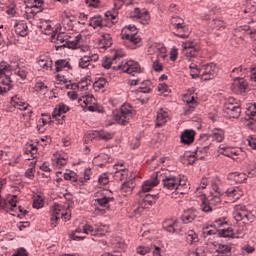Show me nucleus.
I'll return each mask as SVG.
<instances>
[{"label": "nucleus", "instance_id": "obj_63", "mask_svg": "<svg viewBox=\"0 0 256 256\" xmlns=\"http://www.w3.org/2000/svg\"><path fill=\"white\" fill-rule=\"evenodd\" d=\"M188 256H207L205 250L197 248L195 251H189Z\"/></svg>", "mask_w": 256, "mask_h": 256}, {"label": "nucleus", "instance_id": "obj_48", "mask_svg": "<svg viewBox=\"0 0 256 256\" xmlns=\"http://www.w3.org/2000/svg\"><path fill=\"white\" fill-rule=\"evenodd\" d=\"M230 177L234 179L235 183H243L244 181H247V174L243 172H233Z\"/></svg>", "mask_w": 256, "mask_h": 256}, {"label": "nucleus", "instance_id": "obj_35", "mask_svg": "<svg viewBox=\"0 0 256 256\" xmlns=\"http://www.w3.org/2000/svg\"><path fill=\"white\" fill-rule=\"evenodd\" d=\"M231 245L219 244L216 248L217 255L214 256H231Z\"/></svg>", "mask_w": 256, "mask_h": 256}, {"label": "nucleus", "instance_id": "obj_54", "mask_svg": "<svg viewBox=\"0 0 256 256\" xmlns=\"http://www.w3.org/2000/svg\"><path fill=\"white\" fill-rule=\"evenodd\" d=\"M235 73H236V75H239L240 77H244V75H247V73H249V68H247L244 65H241L238 68H234L232 70V75Z\"/></svg>", "mask_w": 256, "mask_h": 256}, {"label": "nucleus", "instance_id": "obj_59", "mask_svg": "<svg viewBox=\"0 0 256 256\" xmlns=\"http://www.w3.org/2000/svg\"><path fill=\"white\" fill-rule=\"evenodd\" d=\"M82 231L85 233V235H92L95 237V228L91 226V224H85L82 228Z\"/></svg>", "mask_w": 256, "mask_h": 256}, {"label": "nucleus", "instance_id": "obj_31", "mask_svg": "<svg viewBox=\"0 0 256 256\" xmlns=\"http://www.w3.org/2000/svg\"><path fill=\"white\" fill-rule=\"evenodd\" d=\"M40 11H41V6H35V4H32L26 7L24 17L28 21H31V19H33V17H35L37 13H39Z\"/></svg>", "mask_w": 256, "mask_h": 256}, {"label": "nucleus", "instance_id": "obj_13", "mask_svg": "<svg viewBox=\"0 0 256 256\" xmlns=\"http://www.w3.org/2000/svg\"><path fill=\"white\" fill-rule=\"evenodd\" d=\"M78 103L85 111H90L91 113H99V107L95 105V97L93 95L82 96L78 100Z\"/></svg>", "mask_w": 256, "mask_h": 256}, {"label": "nucleus", "instance_id": "obj_30", "mask_svg": "<svg viewBox=\"0 0 256 256\" xmlns=\"http://www.w3.org/2000/svg\"><path fill=\"white\" fill-rule=\"evenodd\" d=\"M113 45V38H111V34H102L101 38L98 41V46L100 49H109Z\"/></svg>", "mask_w": 256, "mask_h": 256}, {"label": "nucleus", "instance_id": "obj_15", "mask_svg": "<svg viewBox=\"0 0 256 256\" xmlns=\"http://www.w3.org/2000/svg\"><path fill=\"white\" fill-rule=\"evenodd\" d=\"M202 71V79L204 81H211V79H215L217 77V73L219 69L215 63L205 64L201 67Z\"/></svg>", "mask_w": 256, "mask_h": 256}, {"label": "nucleus", "instance_id": "obj_55", "mask_svg": "<svg viewBox=\"0 0 256 256\" xmlns=\"http://www.w3.org/2000/svg\"><path fill=\"white\" fill-rule=\"evenodd\" d=\"M105 85H107V80L105 78H99L94 82L93 87L95 91H101V89H105Z\"/></svg>", "mask_w": 256, "mask_h": 256}, {"label": "nucleus", "instance_id": "obj_43", "mask_svg": "<svg viewBox=\"0 0 256 256\" xmlns=\"http://www.w3.org/2000/svg\"><path fill=\"white\" fill-rule=\"evenodd\" d=\"M109 233V226L107 225H95V237H105Z\"/></svg>", "mask_w": 256, "mask_h": 256}, {"label": "nucleus", "instance_id": "obj_3", "mask_svg": "<svg viewBox=\"0 0 256 256\" xmlns=\"http://www.w3.org/2000/svg\"><path fill=\"white\" fill-rule=\"evenodd\" d=\"M123 57H127V54L123 49L111 50L110 56H105L102 59V67L104 69H111V65H113V63H118V65L114 66L113 69H117L122 73H129V60L125 59L121 61Z\"/></svg>", "mask_w": 256, "mask_h": 256}, {"label": "nucleus", "instance_id": "obj_7", "mask_svg": "<svg viewBox=\"0 0 256 256\" xmlns=\"http://www.w3.org/2000/svg\"><path fill=\"white\" fill-rule=\"evenodd\" d=\"M224 112L230 119H239L241 117V105L235 101V98L230 97L224 104Z\"/></svg>", "mask_w": 256, "mask_h": 256}, {"label": "nucleus", "instance_id": "obj_8", "mask_svg": "<svg viewBox=\"0 0 256 256\" xmlns=\"http://www.w3.org/2000/svg\"><path fill=\"white\" fill-rule=\"evenodd\" d=\"M153 91V84L146 82V87H140L138 90L131 91V97H134L136 101H140L142 105H145L149 101V93Z\"/></svg>", "mask_w": 256, "mask_h": 256}, {"label": "nucleus", "instance_id": "obj_23", "mask_svg": "<svg viewBox=\"0 0 256 256\" xmlns=\"http://www.w3.org/2000/svg\"><path fill=\"white\" fill-rule=\"evenodd\" d=\"M199 215V212L195 208H190L188 210H185L184 213L181 216L182 222L185 224L193 223L195 219H197V216Z\"/></svg>", "mask_w": 256, "mask_h": 256}, {"label": "nucleus", "instance_id": "obj_17", "mask_svg": "<svg viewBox=\"0 0 256 256\" xmlns=\"http://www.w3.org/2000/svg\"><path fill=\"white\" fill-rule=\"evenodd\" d=\"M129 117V103H124L121 108L120 112L114 113V119L117 121L119 125H127Z\"/></svg>", "mask_w": 256, "mask_h": 256}, {"label": "nucleus", "instance_id": "obj_38", "mask_svg": "<svg viewBox=\"0 0 256 256\" xmlns=\"http://www.w3.org/2000/svg\"><path fill=\"white\" fill-rule=\"evenodd\" d=\"M181 28H174L176 37H180V39H187L189 37V27L187 25L182 24Z\"/></svg>", "mask_w": 256, "mask_h": 256}, {"label": "nucleus", "instance_id": "obj_57", "mask_svg": "<svg viewBox=\"0 0 256 256\" xmlns=\"http://www.w3.org/2000/svg\"><path fill=\"white\" fill-rule=\"evenodd\" d=\"M91 175H93V173L91 172L90 168H86L84 170V177L79 178V182L82 183V185H85V183L91 179Z\"/></svg>", "mask_w": 256, "mask_h": 256}, {"label": "nucleus", "instance_id": "obj_4", "mask_svg": "<svg viewBox=\"0 0 256 256\" xmlns=\"http://www.w3.org/2000/svg\"><path fill=\"white\" fill-rule=\"evenodd\" d=\"M233 217L235 221H241L244 225H251L255 221V215L244 205H236L234 207Z\"/></svg>", "mask_w": 256, "mask_h": 256}, {"label": "nucleus", "instance_id": "obj_41", "mask_svg": "<svg viewBox=\"0 0 256 256\" xmlns=\"http://www.w3.org/2000/svg\"><path fill=\"white\" fill-rule=\"evenodd\" d=\"M186 240L190 245H195V243H199V234L194 230H188L186 233Z\"/></svg>", "mask_w": 256, "mask_h": 256}, {"label": "nucleus", "instance_id": "obj_32", "mask_svg": "<svg viewBox=\"0 0 256 256\" xmlns=\"http://www.w3.org/2000/svg\"><path fill=\"white\" fill-rule=\"evenodd\" d=\"M225 194L227 195V197H232V199L237 201V199H241V197H243V190H241V188L237 186L230 187L225 191Z\"/></svg>", "mask_w": 256, "mask_h": 256}, {"label": "nucleus", "instance_id": "obj_18", "mask_svg": "<svg viewBox=\"0 0 256 256\" xmlns=\"http://www.w3.org/2000/svg\"><path fill=\"white\" fill-rule=\"evenodd\" d=\"M51 41L52 43H55L56 49H61L67 45V41H69V35L64 32H60L56 35H52Z\"/></svg>", "mask_w": 256, "mask_h": 256}, {"label": "nucleus", "instance_id": "obj_27", "mask_svg": "<svg viewBox=\"0 0 256 256\" xmlns=\"http://www.w3.org/2000/svg\"><path fill=\"white\" fill-rule=\"evenodd\" d=\"M195 130H185L180 136V141L183 145H191L195 141Z\"/></svg>", "mask_w": 256, "mask_h": 256}, {"label": "nucleus", "instance_id": "obj_46", "mask_svg": "<svg viewBox=\"0 0 256 256\" xmlns=\"http://www.w3.org/2000/svg\"><path fill=\"white\" fill-rule=\"evenodd\" d=\"M189 69H190V75L192 79H197V77L199 76L202 77V70L201 68H199V66H197V64L195 63L190 64Z\"/></svg>", "mask_w": 256, "mask_h": 256}, {"label": "nucleus", "instance_id": "obj_47", "mask_svg": "<svg viewBox=\"0 0 256 256\" xmlns=\"http://www.w3.org/2000/svg\"><path fill=\"white\" fill-rule=\"evenodd\" d=\"M24 153L26 155H31V157L35 158V155H37V145L31 143L26 144L24 148Z\"/></svg>", "mask_w": 256, "mask_h": 256}, {"label": "nucleus", "instance_id": "obj_5", "mask_svg": "<svg viewBox=\"0 0 256 256\" xmlns=\"http://www.w3.org/2000/svg\"><path fill=\"white\" fill-rule=\"evenodd\" d=\"M84 52V55L78 60V65L80 69H93L95 65L92 63H97L99 61V54L91 52L89 49H81Z\"/></svg>", "mask_w": 256, "mask_h": 256}, {"label": "nucleus", "instance_id": "obj_62", "mask_svg": "<svg viewBox=\"0 0 256 256\" xmlns=\"http://www.w3.org/2000/svg\"><path fill=\"white\" fill-rule=\"evenodd\" d=\"M47 89H48L47 85H45V83L43 82H37L35 84V90L39 91L40 93H44V94L47 93Z\"/></svg>", "mask_w": 256, "mask_h": 256}, {"label": "nucleus", "instance_id": "obj_34", "mask_svg": "<svg viewBox=\"0 0 256 256\" xmlns=\"http://www.w3.org/2000/svg\"><path fill=\"white\" fill-rule=\"evenodd\" d=\"M183 102L186 103L187 111L191 112L197 107V100H195V96L191 94L184 95Z\"/></svg>", "mask_w": 256, "mask_h": 256}, {"label": "nucleus", "instance_id": "obj_39", "mask_svg": "<svg viewBox=\"0 0 256 256\" xmlns=\"http://www.w3.org/2000/svg\"><path fill=\"white\" fill-rule=\"evenodd\" d=\"M88 25L89 27H93V29H97V27H103V18L101 15L93 16L89 19Z\"/></svg>", "mask_w": 256, "mask_h": 256}, {"label": "nucleus", "instance_id": "obj_33", "mask_svg": "<svg viewBox=\"0 0 256 256\" xmlns=\"http://www.w3.org/2000/svg\"><path fill=\"white\" fill-rule=\"evenodd\" d=\"M37 65H39L40 69L43 71H49L53 65V61L47 58V56H39L37 60Z\"/></svg>", "mask_w": 256, "mask_h": 256}, {"label": "nucleus", "instance_id": "obj_22", "mask_svg": "<svg viewBox=\"0 0 256 256\" xmlns=\"http://www.w3.org/2000/svg\"><path fill=\"white\" fill-rule=\"evenodd\" d=\"M169 119H171L169 117V111L167 109L160 108L157 111L156 127H163V125H165Z\"/></svg>", "mask_w": 256, "mask_h": 256}, {"label": "nucleus", "instance_id": "obj_20", "mask_svg": "<svg viewBox=\"0 0 256 256\" xmlns=\"http://www.w3.org/2000/svg\"><path fill=\"white\" fill-rule=\"evenodd\" d=\"M203 137L212 139V141H216V143H223L225 140V131L221 128H214L210 134H204Z\"/></svg>", "mask_w": 256, "mask_h": 256}, {"label": "nucleus", "instance_id": "obj_12", "mask_svg": "<svg viewBox=\"0 0 256 256\" xmlns=\"http://www.w3.org/2000/svg\"><path fill=\"white\" fill-rule=\"evenodd\" d=\"M129 71H130L129 72L130 86L135 87V85H139V83L141 82V78H136V79L131 78V77H135V75H139V74L143 73V68L141 67L139 62L130 60L129 61Z\"/></svg>", "mask_w": 256, "mask_h": 256}, {"label": "nucleus", "instance_id": "obj_44", "mask_svg": "<svg viewBox=\"0 0 256 256\" xmlns=\"http://www.w3.org/2000/svg\"><path fill=\"white\" fill-rule=\"evenodd\" d=\"M200 209L201 211H203V213H211L215 210V208H213V206L211 205V202H209V200H206L205 197L202 198Z\"/></svg>", "mask_w": 256, "mask_h": 256}, {"label": "nucleus", "instance_id": "obj_37", "mask_svg": "<svg viewBox=\"0 0 256 256\" xmlns=\"http://www.w3.org/2000/svg\"><path fill=\"white\" fill-rule=\"evenodd\" d=\"M67 112H69V106L58 104L52 113V117L55 119V117H61V115H65Z\"/></svg>", "mask_w": 256, "mask_h": 256}, {"label": "nucleus", "instance_id": "obj_61", "mask_svg": "<svg viewBox=\"0 0 256 256\" xmlns=\"http://www.w3.org/2000/svg\"><path fill=\"white\" fill-rule=\"evenodd\" d=\"M210 205L215 209V207H219L221 205V197L219 195L212 196V199L208 200Z\"/></svg>", "mask_w": 256, "mask_h": 256}, {"label": "nucleus", "instance_id": "obj_52", "mask_svg": "<svg viewBox=\"0 0 256 256\" xmlns=\"http://www.w3.org/2000/svg\"><path fill=\"white\" fill-rule=\"evenodd\" d=\"M110 201H115V198L104 195L102 198L95 199V202L98 203L100 207H107Z\"/></svg>", "mask_w": 256, "mask_h": 256}, {"label": "nucleus", "instance_id": "obj_36", "mask_svg": "<svg viewBox=\"0 0 256 256\" xmlns=\"http://www.w3.org/2000/svg\"><path fill=\"white\" fill-rule=\"evenodd\" d=\"M146 19V21L149 19V12L144 11L141 12V9L139 8H134L131 12H130V19Z\"/></svg>", "mask_w": 256, "mask_h": 256}, {"label": "nucleus", "instance_id": "obj_53", "mask_svg": "<svg viewBox=\"0 0 256 256\" xmlns=\"http://www.w3.org/2000/svg\"><path fill=\"white\" fill-rule=\"evenodd\" d=\"M217 228L212 227V226H207L203 228V235L205 238L207 237H214V235H217Z\"/></svg>", "mask_w": 256, "mask_h": 256}, {"label": "nucleus", "instance_id": "obj_9", "mask_svg": "<svg viewBox=\"0 0 256 256\" xmlns=\"http://www.w3.org/2000/svg\"><path fill=\"white\" fill-rule=\"evenodd\" d=\"M157 199H159L158 194H147L146 197L136 206L133 207V211L135 215H141L145 209H147V205L149 207L155 205L157 203Z\"/></svg>", "mask_w": 256, "mask_h": 256}, {"label": "nucleus", "instance_id": "obj_21", "mask_svg": "<svg viewBox=\"0 0 256 256\" xmlns=\"http://www.w3.org/2000/svg\"><path fill=\"white\" fill-rule=\"evenodd\" d=\"M182 49L187 59H191V57H197V53H199V48L193 46V43L191 42L182 43Z\"/></svg>", "mask_w": 256, "mask_h": 256}, {"label": "nucleus", "instance_id": "obj_28", "mask_svg": "<svg viewBox=\"0 0 256 256\" xmlns=\"http://www.w3.org/2000/svg\"><path fill=\"white\" fill-rule=\"evenodd\" d=\"M232 87L236 91H239V93H245L247 91V87H249V84H247V80H245L244 78L236 77L234 79Z\"/></svg>", "mask_w": 256, "mask_h": 256}, {"label": "nucleus", "instance_id": "obj_1", "mask_svg": "<svg viewBox=\"0 0 256 256\" xmlns=\"http://www.w3.org/2000/svg\"><path fill=\"white\" fill-rule=\"evenodd\" d=\"M11 73L16 74L20 79L25 80L27 79V75H29V70L23 63L14 62L9 64L5 61L0 62V75H4L2 86H0V95L7 93V91H11Z\"/></svg>", "mask_w": 256, "mask_h": 256}, {"label": "nucleus", "instance_id": "obj_49", "mask_svg": "<svg viewBox=\"0 0 256 256\" xmlns=\"http://www.w3.org/2000/svg\"><path fill=\"white\" fill-rule=\"evenodd\" d=\"M233 148L225 146V145H220L218 148V153H220V155H224L225 157H229L231 159V157H233L232 154Z\"/></svg>", "mask_w": 256, "mask_h": 256}, {"label": "nucleus", "instance_id": "obj_19", "mask_svg": "<svg viewBox=\"0 0 256 256\" xmlns=\"http://www.w3.org/2000/svg\"><path fill=\"white\" fill-rule=\"evenodd\" d=\"M88 137L93 141V139H99L102 141H111L115 137L114 133L105 131H93L88 133Z\"/></svg>", "mask_w": 256, "mask_h": 256}, {"label": "nucleus", "instance_id": "obj_11", "mask_svg": "<svg viewBox=\"0 0 256 256\" xmlns=\"http://www.w3.org/2000/svg\"><path fill=\"white\" fill-rule=\"evenodd\" d=\"M10 104L12 105V107H15V109L24 111V117H31V115H33V108L29 104L25 103L23 99L19 98L18 96H13L11 98Z\"/></svg>", "mask_w": 256, "mask_h": 256}, {"label": "nucleus", "instance_id": "obj_16", "mask_svg": "<svg viewBox=\"0 0 256 256\" xmlns=\"http://www.w3.org/2000/svg\"><path fill=\"white\" fill-rule=\"evenodd\" d=\"M116 177L119 181H122L121 191L124 197H127V191H129V170L120 169L116 171Z\"/></svg>", "mask_w": 256, "mask_h": 256}, {"label": "nucleus", "instance_id": "obj_56", "mask_svg": "<svg viewBox=\"0 0 256 256\" xmlns=\"http://www.w3.org/2000/svg\"><path fill=\"white\" fill-rule=\"evenodd\" d=\"M207 151H209V145L203 147H197L196 149V157L198 159H203V155H206Z\"/></svg>", "mask_w": 256, "mask_h": 256}, {"label": "nucleus", "instance_id": "obj_58", "mask_svg": "<svg viewBox=\"0 0 256 256\" xmlns=\"http://www.w3.org/2000/svg\"><path fill=\"white\" fill-rule=\"evenodd\" d=\"M219 235L220 237L231 238L234 237L235 234L233 233V228H227L219 230Z\"/></svg>", "mask_w": 256, "mask_h": 256}, {"label": "nucleus", "instance_id": "obj_24", "mask_svg": "<svg viewBox=\"0 0 256 256\" xmlns=\"http://www.w3.org/2000/svg\"><path fill=\"white\" fill-rule=\"evenodd\" d=\"M162 227L164 231H167L168 233H176V235L179 234V231L177 230L179 223L177 220L167 219L162 223Z\"/></svg>", "mask_w": 256, "mask_h": 256}, {"label": "nucleus", "instance_id": "obj_25", "mask_svg": "<svg viewBox=\"0 0 256 256\" xmlns=\"http://www.w3.org/2000/svg\"><path fill=\"white\" fill-rule=\"evenodd\" d=\"M90 86H91V82L87 78H83L77 84L76 83L71 85L67 84L66 89H72V90L79 89V91H87Z\"/></svg>", "mask_w": 256, "mask_h": 256}, {"label": "nucleus", "instance_id": "obj_14", "mask_svg": "<svg viewBox=\"0 0 256 256\" xmlns=\"http://www.w3.org/2000/svg\"><path fill=\"white\" fill-rule=\"evenodd\" d=\"M51 226L52 227H57V222L55 221H59L60 217L62 219H64V221H69V219H71V214H69L68 212H61V205L55 203L54 206L52 207L51 210Z\"/></svg>", "mask_w": 256, "mask_h": 256}, {"label": "nucleus", "instance_id": "obj_45", "mask_svg": "<svg viewBox=\"0 0 256 256\" xmlns=\"http://www.w3.org/2000/svg\"><path fill=\"white\" fill-rule=\"evenodd\" d=\"M55 67H56L57 73H59L60 71H63V69H70L71 64H69V61L62 59V60H57L55 62Z\"/></svg>", "mask_w": 256, "mask_h": 256}, {"label": "nucleus", "instance_id": "obj_51", "mask_svg": "<svg viewBox=\"0 0 256 256\" xmlns=\"http://www.w3.org/2000/svg\"><path fill=\"white\" fill-rule=\"evenodd\" d=\"M185 23V20H183L179 16L172 17L170 19V24L174 29H181L182 25Z\"/></svg>", "mask_w": 256, "mask_h": 256}, {"label": "nucleus", "instance_id": "obj_60", "mask_svg": "<svg viewBox=\"0 0 256 256\" xmlns=\"http://www.w3.org/2000/svg\"><path fill=\"white\" fill-rule=\"evenodd\" d=\"M158 91L159 93H162L164 97H167V95L171 93V89H169V86H167V84H164V83L158 85Z\"/></svg>", "mask_w": 256, "mask_h": 256}, {"label": "nucleus", "instance_id": "obj_42", "mask_svg": "<svg viewBox=\"0 0 256 256\" xmlns=\"http://www.w3.org/2000/svg\"><path fill=\"white\" fill-rule=\"evenodd\" d=\"M246 115L252 121H256V102L247 104Z\"/></svg>", "mask_w": 256, "mask_h": 256}, {"label": "nucleus", "instance_id": "obj_50", "mask_svg": "<svg viewBox=\"0 0 256 256\" xmlns=\"http://www.w3.org/2000/svg\"><path fill=\"white\" fill-rule=\"evenodd\" d=\"M61 25L65 29H71L73 27V20L66 13L62 14Z\"/></svg>", "mask_w": 256, "mask_h": 256}, {"label": "nucleus", "instance_id": "obj_40", "mask_svg": "<svg viewBox=\"0 0 256 256\" xmlns=\"http://www.w3.org/2000/svg\"><path fill=\"white\" fill-rule=\"evenodd\" d=\"M39 27L42 33H44V35L53 34V26H51V22L45 20L41 21Z\"/></svg>", "mask_w": 256, "mask_h": 256}, {"label": "nucleus", "instance_id": "obj_26", "mask_svg": "<svg viewBox=\"0 0 256 256\" xmlns=\"http://www.w3.org/2000/svg\"><path fill=\"white\" fill-rule=\"evenodd\" d=\"M14 31L20 37H27L29 33V27L27 26V22L21 20L16 22L14 25Z\"/></svg>", "mask_w": 256, "mask_h": 256}, {"label": "nucleus", "instance_id": "obj_29", "mask_svg": "<svg viewBox=\"0 0 256 256\" xmlns=\"http://www.w3.org/2000/svg\"><path fill=\"white\" fill-rule=\"evenodd\" d=\"M159 185V178L155 177V173L152 175V178L146 180L142 184V193H149L153 187H157Z\"/></svg>", "mask_w": 256, "mask_h": 256}, {"label": "nucleus", "instance_id": "obj_64", "mask_svg": "<svg viewBox=\"0 0 256 256\" xmlns=\"http://www.w3.org/2000/svg\"><path fill=\"white\" fill-rule=\"evenodd\" d=\"M250 81L256 85V66H251L249 69Z\"/></svg>", "mask_w": 256, "mask_h": 256}, {"label": "nucleus", "instance_id": "obj_6", "mask_svg": "<svg viewBox=\"0 0 256 256\" xmlns=\"http://www.w3.org/2000/svg\"><path fill=\"white\" fill-rule=\"evenodd\" d=\"M224 112L230 119H239L241 117V105L235 101V98L230 97L224 104Z\"/></svg>", "mask_w": 256, "mask_h": 256}, {"label": "nucleus", "instance_id": "obj_2", "mask_svg": "<svg viewBox=\"0 0 256 256\" xmlns=\"http://www.w3.org/2000/svg\"><path fill=\"white\" fill-rule=\"evenodd\" d=\"M154 177L159 181H162L164 189H169L170 191H176L179 195H185L189 186H187V180L181 176H175L170 172H156Z\"/></svg>", "mask_w": 256, "mask_h": 256}, {"label": "nucleus", "instance_id": "obj_10", "mask_svg": "<svg viewBox=\"0 0 256 256\" xmlns=\"http://www.w3.org/2000/svg\"><path fill=\"white\" fill-rule=\"evenodd\" d=\"M129 49L135 50L139 49V47H143V39L141 35H139V31L135 25H129Z\"/></svg>", "mask_w": 256, "mask_h": 256}]
</instances>
